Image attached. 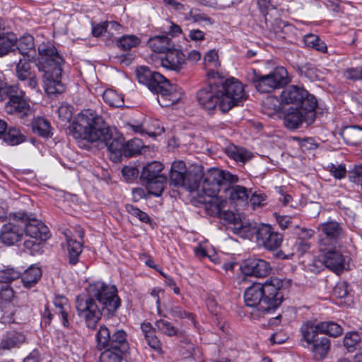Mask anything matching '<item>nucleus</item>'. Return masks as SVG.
<instances>
[{"label": "nucleus", "mask_w": 362, "mask_h": 362, "mask_svg": "<svg viewBox=\"0 0 362 362\" xmlns=\"http://www.w3.org/2000/svg\"><path fill=\"white\" fill-rule=\"evenodd\" d=\"M96 341L100 350L110 349L127 352L129 349L127 333L123 329H110L105 325L100 327L96 334Z\"/></svg>", "instance_id": "9b49d317"}, {"label": "nucleus", "mask_w": 362, "mask_h": 362, "mask_svg": "<svg viewBox=\"0 0 362 362\" xmlns=\"http://www.w3.org/2000/svg\"><path fill=\"white\" fill-rule=\"evenodd\" d=\"M23 232L26 235L38 240L45 241L49 238L48 227L40 220L33 217L32 214L25 212V216L22 218Z\"/></svg>", "instance_id": "6ab92c4d"}, {"label": "nucleus", "mask_w": 362, "mask_h": 362, "mask_svg": "<svg viewBox=\"0 0 362 362\" xmlns=\"http://www.w3.org/2000/svg\"><path fill=\"white\" fill-rule=\"evenodd\" d=\"M313 326L320 334H327L330 337H337L343 333L341 326L332 321L320 322L315 323L313 322Z\"/></svg>", "instance_id": "bb28decb"}, {"label": "nucleus", "mask_w": 362, "mask_h": 362, "mask_svg": "<svg viewBox=\"0 0 362 362\" xmlns=\"http://www.w3.org/2000/svg\"><path fill=\"white\" fill-rule=\"evenodd\" d=\"M239 181L238 175L229 171L218 168H210L206 175L202 185V194L199 193L198 202L203 204L206 212L211 216H217L227 201L218 197V193L228 185H233Z\"/></svg>", "instance_id": "20e7f679"}, {"label": "nucleus", "mask_w": 362, "mask_h": 362, "mask_svg": "<svg viewBox=\"0 0 362 362\" xmlns=\"http://www.w3.org/2000/svg\"><path fill=\"white\" fill-rule=\"evenodd\" d=\"M187 173H183L178 171H170V184L175 187H185Z\"/></svg>", "instance_id": "864d4df0"}, {"label": "nucleus", "mask_w": 362, "mask_h": 362, "mask_svg": "<svg viewBox=\"0 0 362 362\" xmlns=\"http://www.w3.org/2000/svg\"><path fill=\"white\" fill-rule=\"evenodd\" d=\"M319 247H341L345 238V230L336 221L321 223L317 228Z\"/></svg>", "instance_id": "ddd939ff"}, {"label": "nucleus", "mask_w": 362, "mask_h": 362, "mask_svg": "<svg viewBox=\"0 0 362 362\" xmlns=\"http://www.w3.org/2000/svg\"><path fill=\"white\" fill-rule=\"evenodd\" d=\"M226 206H223L222 208L220 211V214H218L217 217L226 220L229 223H233L235 219V214L233 211L226 209Z\"/></svg>", "instance_id": "774afa93"}, {"label": "nucleus", "mask_w": 362, "mask_h": 362, "mask_svg": "<svg viewBox=\"0 0 362 362\" xmlns=\"http://www.w3.org/2000/svg\"><path fill=\"white\" fill-rule=\"evenodd\" d=\"M141 329L148 345L154 350H160V342L156 336V327H153L150 322H144L141 325Z\"/></svg>", "instance_id": "473e14b6"}, {"label": "nucleus", "mask_w": 362, "mask_h": 362, "mask_svg": "<svg viewBox=\"0 0 362 362\" xmlns=\"http://www.w3.org/2000/svg\"><path fill=\"white\" fill-rule=\"evenodd\" d=\"M257 242L267 250H275L283 241V235L275 231L270 225L261 224L256 231Z\"/></svg>", "instance_id": "f3484780"}, {"label": "nucleus", "mask_w": 362, "mask_h": 362, "mask_svg": "<svg viewBox=\"0 0 362 362\" xmlns=\"http://www.w3.org/2000/svg\"><path fill=\"white\" fill-rule=\"evenodd\" d=\"M21 281L25 288H30L33 287L40 279L42 272L39 267H30L21 275Z\"/></svg>", "instance_id": "72a5a7b5"}, {"label": "nucleus", "mask_w": 362, "mask_h": 362, "mask_svg": "<svg viewBox=\"0 0 362 362\" xmlns=\"http://www.w3.org/2000/svg\"><path fill=\"white\" fill-rule=\"evenodd\" d=\"M240 267L245 275L255 277H265L272 270V267L268 262L257 258L245 259L242 263Z\"/></svg>", "instance_id": "aec40b11"}, {"label": "nucleus", "mask_w": 362, "mask_h": 362, "mask_svg": "<svg viewBox=\"0 0 362 362\" xmlns=\"http://www.w3.org/2000/svg\"><path fill=\"white\" fill-rule=\"evenodd\" d=\"M126 209L129 214L136 218H138L141 222L148 223L151 221V218L148 214L134 206L133 205L127 204L126 206Z\"/></svg>", "instance_id": "603ef678"}, {"label": "nucleus", "mask_w": 362, "mask_h": 362, "mask_svg": "<svg viewBox=\"0 0 362 362\" xmlns=\"http://www.w3.org/2000/svg\"><path fill=\"white\" fill-rule=\"evenodd\" d=\"M123 177L127 182H132L139 175V169L134 165H126L122 170Z\"/></svg>", "instance_id": "6e6d98bb"}, {"label": "nucleus", "mask_w": 362, "mask_h": 362, "mask_svg": "<svg viewBox=\"0 0 362 362\" xmlns=\"http://www.w3.org/2000/svg\"><path fill=\"white\" fill-rule=\"evenodd\" d=\"M267 195L261 192L255 191L250 193L248 204H250L253 209L262 206L266 204Z\"/></svg>", "instance_id": "8fccbe9b"}, {"label": "nucleus", "mask_w": 362, "mask_h": 362, "mask_svg": "<svg viewBox=\"0 0 362 362\" xmlns=\"http://www.w3.org/2000/svg\"><path fill=\"white\" fill-rule=\"evenodd\" d=\"M343 76L349 81H362V66L346 68L343 71Z\"/></svg>", "instance_id": "3c124183"}, {"label": "nucleus", "mask_w": 362, "mask_h": 362, "mask_svg": "<svg viewBox=\"0 0 362 362\" xmlns=\"http://www.w3.org/2000/svg\"><path fill=\"white\" fill-rule=\"evenodd\" d=\"M14 298V291L8 284L2 286L0 288V304L11 303Z\"/></svg>", "instance_id": "5fc2aeb1"}, {"label": "nucleus", "mask_w": 362, "mask_h": 362, "mask_svg": "<svg viewBox=\"0 0 362 362\" xmlns=\"http://www.w3.org/2000/svg\"><path fill=\"white\" fill-rule=\"evenodd\" d=\"M163 67L176 72H180L187 66L186 54L182 49L173 47L166 52L161 59Z\"/></svg>", "instance_id": "412c9836"}, {"label": "nucleus", "mask_w": 362, "mask_h": 362, "mask_svg": "<svg viewBox=\"0 0 362 362\" xmlns=\"http://www.w3.org/2000/svg\"><path fill=\"white\" fill-rule=\"evenodd\" d=\"M303 42L306 47L313 48L318 52L322 53L327 52V47L325 42L314 34L305 35L303 37Z\"/></svg>", "instance_id": "79ce46f5"}, {"label": "nucleus", "mask_w": 362, "mask_h": 362, "mask_svg": "<svg viewBox=\"0 0 362 362\" xmlns=\"http://www.w3.org/2000/svg\"><path fill=\"white\" fill-rule=\"evenodd\" d=\"M66 244L69 262L71 265H75L78 262L83 245L81 242L69 238H66Z\"/></svg>", "instance_id": "e433bc0d"}, {"label": "nucleus", "mask_w": 362, "mask_h": 362, "mask_svg": "<svg viewBox=\"0 0 362 362\" xmlns=\"http://www.w3.org/2000/svg\"><path fill=\"white\" fill-rule=\"evenodd\" d=\"M202 54L197 50H191L186 55L187 65L194 64L201 59Z\"/></svg>", "instance_id": "69168bd1"}, {"label": "nucleus", "mask_w": 362, "mask_h": 362, "mask_svg": "<svg viewBox=\"0 0 362 362\" xmlns=\"http://www.w3.org/2000/svg\"><path fill=\"white\" fill-rule=\"evenodd\" d=\"M144 144L141 139L134 138L124 143V156L125 157H132L141 153Z\"/></svg>", "instance_id": "c03bdc74"}, {"label": "nucleus", "mask_w": 362, "mask_h": 362, "mask_svg": "<svg viewBox=\"0 0 362 362\" xmlns=\"http://www.w3.org/2000/svg\"><path fill=\"white\" fill-rule=\"evenodd\" d=\"M21 275V272L13 267H6L0 270V288L5 284L11 285V282L18 279Z\"/></svg>", "instance_id": "a18cd8bd"}, {"label": "nucleus", "mask_w": 362, "mask_h": 362, "mask_svg": "<svg viewBox=\"0 0 362 362\" xmlns=\"http://www.w3.org/2000/svg\"><path fill=\"white\" fill-rule=\"evenodd\" d=\"M228 185L222 189L228 194L229 199L237 206H245L248 204V199L251 189H247L241 185Z\"/></svg>", "instance_id": "4be33fe9"}, {"label": "nucleus", "mask_w": 362, "mask_h": 362, "mask_svg": "<svg viewBox=\"0 0 362 362\" xmlns=\"http://www.w3.org/2000/svg\"><path fill=\"white\" fill-rule=\"evenodd\" d=\"M6 98L8 99L4 106L7 114L19 118L32 115L30 105L25 99V92L18 85H6L3 89H0V100Z\"/></svg>", "instance_id": "1a4fd4ad"}, {"label": "nucleus", "mask_w": 362, "mask_h": 362, "mask_svg": "<svg viewBox=\"0 0 362 362\" xmlns=\"http://www.w3.org/2000/svg\"><path fill=\"white\" fill-rule=\"evenodd\" d=\"M107 30V22H104L102 23H98L97 25H95L92 28V34L95 37H100L104 33H105Z\"/></svg>", "instance_id": "338daca9"}, {"label": "nucleus", "mask_w": 362, "mask_h": 362, "mask_svg": "<svg viewBox=\"0 0 362 362\" xmlns=\"http://www.w3.org/2000/svg\"><path fill=\"white\" fill-rule=\"evenodd\" d=\"M344 346L348 352L362 351V339L356 332H347L344 337Z\"/></svg>", "instance_id": "f704fd0d"}, {"label": "nucleus", "mask_w": 362, "mask_h": 362, "mask_svg": "<svg viewBox=\"0 0 362 362\" xmlns=\"http://www.w3.org/2000/svg\"><path fill=\"white\" fill-rule=\"evenodd\" d=\"M165 3L171 6L177 12L182 14L188 10V6L182 4L175 0H165Z\"/></svg>", "instance_id": "0e129e2a"}, {"label": "nucleus", "mask_w": 362, "mask_h": 362, "mask_svg": "<svg viewBox=\"0 0 362 362\" xmlns=\"http://www.w3.org/2000/svg\"><path fill=\"white\" fill-rule=\"evenodd\" d=\"M226 154L236 162L245 163L250 158V153L245 148L230 145L225 149Z\"/></svg>", "instance_id": "c9c22d12"}, {"label": "nucleus", "mask_w": 362, "mask_h": 362, "mask_svg": "<svg viewBox=\"0 0 362 362\" xmlns=\"http://www.w3.org/2000/svg\"><path fill=\"white\" fill-rule=\"evenodd\" d=\"M59 117L63 122H69L72 118L71 107L68 105H62L57 110Z\"/></svg>", "instance_id": "bf43d9fd"}, {"label": "nucleus", "mask_w": 362, "mask_h": 362, "mask_svg": "<svg viewBox=\"0 0 362 362\" xmlns=\"http://www.w3.org/2000/svg\"><path fill=\"white\" fill-rule=\"evenodd\" d=\"M334 295L338 298H350L351 300V288L349 284L345 281L339 282L335 286Z\"/></svg>", "instance_id": "49530a36"}, {"label": "nucleus", "mask_w": 362, "mask_h": 362, "mask_svg": "<svg viewBox=\"0 0 362 362\" xmlns=\"http://www.w3.org/2000/svg\"><path fill=\"white\" fill-rule=\"evenodd\" d=\"M87 293L76 296V310L86 327L95 329L103 315L107 318L116 315L121 306V299L115 286L103 281L90 284Z\"/></svg>", "instance_id": "f03ea898"}, {"label": "nucleus", "mask_w": 362, "mask_h": 362, "mask_svg": "<svg viewBox=\"0 0 362 362\" xmlns=\"http://www.w3.org/2000/svg\"><path fill=\"white\" fill-rule=\"evenodd\" d=\"M283 281L278 278H271L264 284L254 283L244 292V300L247 307L256 308L260 314L274 312L282 303Z\"/></svg>", "instance_id": "39448f33"}, {"label": "nucleus", "mask_w": 362, "mask_h": 362, "mask_svg": "<svg viewBox=\"0 0 362 362\" xmlns=\"http://www.w3.org/2000/svg\"><path fill=\"white\" fill-rule=\"evenodd\" d=\"M103 99L111 107H120L124 104L123 96L113 89H106L103 94Z\"/></svg>", "instance_id": "a19ab883"}, {"label": "nucleus", "mask_w": 362, "mask_h": 362, "mask_svg": "<svg viewBox=\"0 0 362 362\" xmlns=\"http://www.w3.org/2000/svg\"><path fill=\"white\" fill-rule=\"evenodd\" d=\"M281 102L283 104H292L296 107L317 108V100L316 97L310 93L302 87L291 85L284 88L280 95Z\"/></svg>", "instance_id": "4468645a"}, {"label": "nucleus", "mask_w": 362, "mask_h": 362, "mask_svg": "<svg viewBox=\"0 0 362 362\" xmlns=\"http://www.w3.org/2000/svg\"><path fill=\"white\" fill-rule=\"evenodd\" d=\"M53 303L55 306V314L60 317L62 325L69 327V315L71 312L69 300L63 295H57L53 299Z\"/></svg>", "instance_id": "b1692460"}, {"label": "nucleus", "mask_w": 362, "mask_h": 362, "mask_svg": "<svg viewBox=\"0 0 362 362\" xmlns=\"http://www.w3.org/2000/svg\"><path fill=\"white\" fill-rule=\"evenodd\" d=\"M199 104L209 113L218 109L226 113L246 99L243 85L237 79L218 78L197 93Z\"/></svg>", "instance_id": "7ed1b4c3"}, {"label": "nucleus", "mask_w": 362, "mask_h": 362, "mask_svg": "<svg viewBox=\"0 0 362 362\" xmlns=\"http://www.w3.org/2000/svg\"><path fill=\"white\" fill-rule=\"evenodd\" d=\"M208 173L209 170L206 173H204L201 168H195L192 170H189L187 174L184 188L189 192L198 191V194H202V185L206 175Z\"/></svg>", "instance_id": "5701e85b"}, {"label": "nucleus", "mask_w": 362, "mask_h": 362, "mask_svg": "<svg viewBox=\"0 0 362 362\" xmlns=\"http://www.w3.org/2000/svg\"><path fill=\"white\" fill-rule=\"evenodd\" d=\"M69 131L81 148L89 150L92 144L100 141L115 155V159L124 156V139L119 136L113 137L103 117L95 110H82L69 126Z\"/></svg>", "instance_id": "f257e3e1"}, {"label": "nucleus", "mask_w": 362, "mask_h": 362, "mask_svg": "<svg viewBox=\"0 0 362 362\" xmlns=\"http://www.w3.org/2000/svg\"><path fill=\"white\" fill-rule=\"evenodd\" d=\"M32 130L33 133L42 138H49L52 136V127L49 122L42 117H37L33 119Z\"/></svg>", "instance_id": "c756f323"}, {"label": "nucleus", "mask_w": 362, "mask_h": 362, "mask_svg": "<svg viewBox=\"0 0 362 362\" xmlns=\"http://www.w3.org/2000/svg\"><path fill=\"white\" fill-rule=\"evenodd\" d=\"M17 42V37L13 33L5 32L0 28V57L7 54Z\"/></svg>", "instance_id": "7c9ffc66"}, {"label": "nucleus", "mask_w": 362, "mask_h": 362, "mask_svg": "<svg viewBox=\"0 0 362 362\" xmlns=\"http://www.w3.org/2000/svg\"><path fill=\"white\" fill-rule=\"evenodd\" d=\"M37 66L39 71L44 72L43 83L45 92L49 95L62 93L64 87L62 83V65L64 59L59 55L56 47L51 43L42 42L39 45Z\"/></svg>", "instance_id": "423d86ee"}, {"label": "nucleus", "mask_w": 362, "mask_h": 362, "mask_svg": "<svg viewBox=\"0 0 362 362\" xmlns=\"http://www.w3.org/2000/svg\"><path fill=\"white\" fill-rule=\"evenodd\" d=\"M156 329L160 333L167 335L168 337H177L180 330L177 327H175L170 322L165 319H159L155 322Z\"/></svg>", "instance_id": "ea45409f"}, {"label": "nucleus", "mask_w": 362, "mask_h": 362, "mask_svg": "<svg viewBox=\"0 0 362 362\" xmlns=\"http://www.w3.org/2000/svg\"><path fill=\"white\" fill-rule=\"evenodd\" d=\"M349 180L354 183L360 185L362 182V166L356 165L349 175Z\"/></svg>", "instance_id": "052dcab7"}, {"label": "nucleus", "mask_w": 362, "mask_h": 362, "mask_svg": "<svg viewBox=\"0 0 362 362\" xmlns=\"http://www.w3.org/2000/svg\"><path fill=\"white\" fill-rule=\"evenodd\" d=\"M145 182L148 192L155 197H160L165 189L167 177L166 176L158 177L157 179L145 180Z\"/></svg>", "instance_id": "4c0bfd02"}, {"label": "nucleus", "mask_w": 362, "mask_h": 362, "mask_svg": "<svg viewBox=\"0 0 362 362\" xmlns=\"http://www.w3.org/2000/svg\"><path fill=\"white\" fill-rule=\"evenodd\" d=\"M24 211H18L11 214L10 220L4 224L0 230V240L7 246H11L21 241L24 235L23 221Z\"/></svg>", "instance_id": "2eb2a0df"}, {"label": "nucleus", "mask_w": 362, "mask_h": 362, "mask_svg": "<svg viewBox=\"0 0 362 362\" xmlns=\"http://www.w3.org/2000/svg\"><path fill=\"white\" fill-rule=\"evenodd\" d=\"M124 353L118 350L105 349L100 356V362H120Z\"/></svg>", "instance_id": "de8ad7c7"}, {"label": "nucleus", "mask_w": 362, "mask_h": 362, "mask_svg": "<svg viewBox=\"0 0 362 362\" xmlns=\"http://www.w3.org/2000/svg\"><path fill=\"white\" fill-rule=\"evenodd\" d=\"M3 140L11 146L20 144L25 141V137L16 127H10L5 133Z\"/></svg>", "instance_id": "37998d69"}, {"label": "nucleus", "mask_w": 362, "mask_h": 362, "mask_svg": "<svg viewBox=\"0 0 362 362\" xmlns=\"http://www.w3.org/2000/svg\"><path fill=\"white\" fill-rule=\"evenodd\" d=\"M329 171L334 178L339 180L344 178L346 174V166L342 163L339 165L331 164Z\"/></svg>", "instance_id": "4d7b16f0"}, {"label": "nucleus", "mask_w": 362, "mask_h": 362, "mask_svg": "<svg viewBox=\"0 0 362 362\" xmlns=\"http://www.w3.org/2000/svg\"><path fill=\"white\" fill-rule=\"evenodd\" d=\"M315 119L316 108L291 107L284 115V124L287 129L293 130L300 128L303 123L307 126L313 124Z\"/></svg>", "instance_id": "dca6fc26"}, {"label": "nucleus", "mask_w": 362, "mask_h": 362, "mask_svg": "<svg viewBox=\"0 0 362 362\" xmlns=\"http://www.w3.org/2000/svg\"><path fill=\"white\" fill-rule=\"evenodd\" d=\"M193 17V23H199L200 22H204L208 25H212L214 23V21L211 18L202 12L201 10L197 8H194Z\"/></svg>", "instance_id": "13d9d810"}, {"label": "nucleus", "mask_w": 362, "mask_h": 362, "mask_svg": "<svg viewBox=\"0 0 362 362\" xmlns=\"http://www.w3.org/2000/svg\"><path fill=\"white\" fill-rule=\"evenodd\" d=\"M251 82L259 93H270L288 83V72L282 66L276 68L266 75H262L255 70L251 76Z\"/></svg>", "instance_id": "9d476101"}, {"label": "nucleus", "mask_w": 362, "mask_h": 362, "mask_svg": "<svg viewBox=\"0 0 362 362\" xmlns=\"http://www.w3.org/2000/svg\"><path fill=\"white\" fill-rule=\"evenodd\" d=\"M138 81L148 87L157 95V100L162 107H170L177 103L183 96L181 88L172 84L158 72L148 66H140L136 69Z\"/></svg>", "instance_id": "0eeeda50"}, {"label": "nucleus", "mask_w": 362, "mask_h": 362, "mask_svg": "<svg viewBox=\"0 0 362 362\" xmlns=\"http://www.w3.org/2000/svg\"><path fill=\"white\" fill-rule=\"evenodd\" d=\"M163 169V165L160 162L153 161L148 163L142 169L140 177L141 180L143 181L152 180L153 179H157L158 177H165L161 173Z\"/></svg>", "instance_id": "c85d7f7f"}, {"label": "nucleus", "mask_w": 362, "mask_h": 362, "mask_svg": "<svg viewBox=\"0 0 362 362\" xmlns=\"http://www.w3.org/2000/svg\"><path fill=\"white\" fill-rule=\"evenodd\" d=\"M141 42L139 37L134 35H124L119 37L116 45L124 52L129 51L134 47H136Z\"/></svg>", "instance_id": "58836bf2"}, {"label": "nucleus", "mask_w": 362, "mask_h": 362, "mask_svg": "<svg viewBox=\"0 0 362 362\" xmlns=\"http://www.w3.org/2000/svg\"><path fill=\"white\" fill-rule=\"evenodd\" d=\"M31 58H19L17 62H15L16 76L18 81L23 83L25 87L38 92V82L34 71L31 70L30 62Z\"/></svg>", "instance_id": "a211bd4d"}, {"label": "nucleus", "mask_w": 362, "mask_h": 362, "mask_svg": "<svg viewBox=\"0 0 362 362\" xmlns=\"http://www.w3.org/2000/svg\"><path fill=\"white\" fill-rule=\"evenodd\" d=\"M18 52L22 56L21 58H31L33 59L34 56L30 54V52H34L35 44L34 38L30 35H25L21 37L16 43Z\"/></svg>", "instance_id": "cd10ccee"}, {"label": "nucleus", "mask_w": 362, "mask_h": 362, "mask_svg": "<svg viewBox=\"0 0 362 362\" xmlns=\"http://www.w3.org/2000/svg\"><path fill=\"white\" fill-rule=\"evenodd\" d=\"M168 311L169 314L174 318H187L192 322L194 321V317L193 313L183 310L180 306L172 305L168 309Z\"/></svg>", "instance_id": "09e8293b"}, {"label": "nucleus", "mask_w": 362, "mask_h": 362, "mask_svg": "<svg viewBox=\"0 0 362 362\" xmlns=\"http://www.w3.org/2000/svg\"><path fill=\"white\" fill-rule=\"evenodd\" d=\"M341 247H319L320 259L313 262V267H316L319 272L320 269L325 266L332 272L337 274H340L346 269V259L347 257L344 256L340 251ZM313 271L315 270L314 269Z\"/></svg>", "instance_id": "f8f14e48"}, {"label": "nucleus", "mask_w": 362, "mask_h": 362, "mask_svg": "<svg viewBox=\"0 0 362 362\" xmlns=\"http://www.w3.org/2000/svg\"><path fill=\"white\" fill-rule=\"evenodd\" d=\"M344 139L351 145H358L362 143V127L351 125L344 128L341 134Z\"/></svg>", "instance_id": "2f4dec72"}, {"label": "nucleus", "mask_w": 362, "mask_h": 362, "mask_svg": "<svg viewBox=\"0 0 362 362\" xmlns=\"http://www.w3.org/2000/svg\"><path fill=\"white\" fill-rule=\"evenodd\" d=\"M204 59L206 66H209L211 64L214 67H217L220 65L218 62V54L215 50L209 51L204 56Z\"/></svg>", "instance_id": "680f3d73"}, {"label": "nucleus", "mask_w": 362, "mask_h": 362, "mask_svg": "<svg viewBox=\"0 0 362 362\" xmlns=\"http://www.w3.org/2000/svg\"><path fill=\"white\" fill-rule=\"evenodd\" d=\"M313 326V321L303 322L300 328V344L304 348L310 349L315 360H323L326 358L331 347L330 339L320 334Z\"/></svg>", "instance_id": "6e6552de"}, {"label": "nucleus", "mask_w": 362, "mask_h": 362, "mask_svg": "<svg viewBox=\"0 0 362 362\" xmlns=\"http://www.w3.org/2000/svg\"><path fill=\"white\" fill-rule=\"evenodd\" d=\"M25 339V335L20 332L15 330L7 332L2 337L0 342V350H9L18 347Z\"/></svg>", "instance_id": "a878e982"}, {"label": "nucleus", "mask_w": 362, "mask_h": 362, "mask_svg": "<svg viewBox=\"0 0 362 362\" xmlns=\"http://www.w3.org/2000/svg\"><path fill=\"white\" fill-rule=\"evenodd\" d=\"M148 45L155 52L165 53L168 52L174 44L168 35H155L148 40Z\"/></svg>", "instance_id": "393cba45"}, {"label": "nucleus", "mask_w": 362, "mask_h": 362, "mask_svg": "<svg viewBox=\"0 0 362 362\" xmlns=\"http://www.w3.org/2000/svg\"><path fill=\"white\" fill-rule=\"evenodd\" d=\"M283 24H284V22L279 19H276L274 21V24H271V27L267 23V21L266 20V25L268 28H269L271 30L274 32L276 36L281 37V33H282V28H283Z\"/></svg>", "instance_id": "e2e57ef3"}]
</instances>
